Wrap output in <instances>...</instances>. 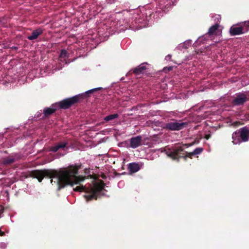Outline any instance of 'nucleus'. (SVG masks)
<instances>
[{
	"label": "nucleus",
	"mask_w": 249,
	"mask_h": 249,
	"mask_svg": "<svg viewBox=\"0 0 249 249\" xmlns=\"http://www.w3.org/2000/svg\"><path fill=\"white\" fill-rule=\"evenodd\" d=\"M81 165H71L67 167L60 169L59 171L51 169L34 170L26 173V178L31 177L36 178L41 182L44 178H52L51 183H53V178H56L54 182L58 186V190H60L65 186L70 185L73 187L75 184H80L88 177L78 176V170Z\"/></svg>",
	"instance_id": "obj_1"
},
{
	"label": "nucleus",
	"mask_w": 249,
	"mask_h": 249,
	"mask_svg": "<svg viewBox=\"0 0 249 249\" xmlns=\"http://www.w3.org/2000/svg\"><path fill=\"white\" fill-rule=\"evenodd\" d=\"M105 184L103 181L100 183H96L93 187L88 188L85 186L79 185L73 188L75 192L89 193V194L84 196L87 201H89L93 199H97L99 194L104 190Z\"/></svg>",
	"instance_id": "obj_2"
},
{
	"label": "nucleus",
	"mask_w": 249,
	"mask_h": 249,
	"mask_svg": "<svg viewBox=\"0 0 249 249\" xmlns=\"http://www.w3.org/2000/svg\"><path fill=\"white\" fill-rule=\"evenodd\" d=\"M167 156L173 160L179 161L180 159L187 160V158L192 159L193 157L196 156L194 151L188 152L185 151L182 146L173 147L167 148L165 150Z\"/></svg>",
	"instance_id": "obj_3"
},
{
	"label": "nucleus",
	"mask_w": 249,
	"mask_h": 249,
	"mask_svg": "<svg viewBox=\"0 0 249 249\" xmlns=\"http://www.w3.org/2000/svg\"><path fill=\"white\" fill-rule=\"evenodd\" d=\"M84 97V94H78L71 98H68L56 103L58 109H66L71 107L72 106L79 103Z\"/></svg>",
	"instance_id": "obj_4"
},
{
	"label": "nucleus",
	"mask_w": 249,
	"mask_h": 249,
	"mask_svg": "<svg viewBox=\"0 0 249 249\" xmlns=\"http://www.w3.org/2000/svg\"><path fill=\"white\" fill-rule=\"evenodd\" d=\"M237 136L240 137L242 142L248 141L249 139V129L246 127H244L234 132L232 135V138L233 139L232 142L234 144L236 143L234 141L236 140L235 138Z\"/></svg>",
	"instance_id": "obj_5"
},
{
	"label": "nucleus",
	"mask_w": 249,
	"mask_h": 249,
	"mask_svg": "<svg viewBox=\"0 0 249 249\" xmlns=\"http://www.w3.org/2000/svg\"><path fill=\"white\" fill-rule=\"evenodd\" d=\"M186 125V123L172 120L166 123L163 128L171 131H179L182 129Z\"/></svg>",
	"instance_id": "obj_6"
},
{
	"label": "nucleus",
	"mask_w": 249,
	"mask_h": 249,
	"mask_svg": "<svg viewBox=\"0 0 249 249\" xmlns=\"http://www.w3.org/2000/svg\"><path fill=\"white\" fill-rule=\"evenodd\" d=\"M247 102V97L245 93L239 92L236 94L235 97L232 101V104L234 106L243 105Z\"/></svg>",
	"instance_id": "obj_7"
},
{
	"label": "nucleus",
	"mask_w": 249,
	"mask_h": 249,
	"mask_svg": "<svg viewBox=\"0 0 249 249\" xmlns=\"http://www.w3.org/2000/svg\"><path fill=\"white\" fill-rule=\"evenodd\" d=\"M56 103L52 104L49 107H46L44 109L43 114L45 117H48L53 113H54L58 109Z\"/></svg>",
	"instance_id": "obj_8"
},
{
	"label": "nucleus",
	"mask_w": 249,
	"mask_h": 249,
	"mask_svg": "<svg viewBox=\"0 0 249 249\" xmlns=\"http://www.w3.org/2000/svg\"><path fill=\"white\" fill-rule=\"evenodd\" d=\"M68 143L65 142H61L56 143L54 146H51L49 148V151L56 152L59 149H63L67 147Z\"/></svg>",
	"instance_id": "obj_9"
},
{
	"label": "nucleus",
	"mask_w": 249,
	"mask_h": 249,
	"mask_svg": "<svg viewBox=\"0 0 249 249\" xmlns=\"http://www.w3.org/2000/svg\"><path fill=\"white\" fill-rule=\"evenodd\" d=\"M140 169V165L138 163L135 162L130 163L128 165L127 170L129 174L132 175L136 173Z\"/></svg>",
	"instance_id": "obj_10"
},
{
	"label": "nucleus",
	"mask_w": 249,
	"mask_h": 249,
	"mask_svg": "<svg viewBox=\"0 0 249 249\" xmlns=\"http://www.w3.org/2000/svg\"><path fill=\"white\" fill-rule=\"evenodd\" d=\"M43 33V30L40 28H37L34 30L31 35L27 37V38L30 40H33L37 39L39 36L42 35Z\"/></svg>",
	"instance_id": "obj_11"
},
{
	"label": "nucleus",
	"mask_w": 249,
	"mask_h": 249,
	"mask_svg": "<svg viewBox=\"0 0 249 249\" xmlns=\"http://www.w3.org/2000/svg\"><path fill=\"white\" fill-rule=\"evenodd\" d=\"M230 34L231 36H233L243 34V33L240 25L238 27L232 26L230 29Z\"/></svg>",
	"instance_id": "obj_12"
},
{
	"label": "nucleus",
	"mask_w": 249,
	"mask_h": 249,
	"mask_svg": "<svg viewBox=\"0 0 249 249\" xmlns=\"http://www.w3.org/2000/svg\"><path fill=\"white\" fill-rule=\"evenodd\" d=\"M140 145V136L132 138L130 140V147L135 148Z\"/></svg>",
	"instance_id": "obj_13"
},
{
	"label": "nucleus",
	"mask_w": 249,
	"mask_h": 249,
	"mask_svg": "<svg viewBox=\"0 0 249 249\" xmlns=\"http://www.w3.org/2000/svg\"><path fill=\"white\" fill-rule=\"evenodd\" d=\"M16 160V158L13 156H10L3 159L2 163L5 165H10L15 162Z\"/></svg>",
	"instance_id": "obj_14"
},
{
	"label": "nucleus",
	"mask_w": 249,
	"mask_h": 249,
	"mask_svg": "<svg viewBox=\"0 0 249 249\" xmlns=\"http://www.w3.org/2000/svg\"><path fill=\"white\" fill-rule=\"evenodd\" d=\"M219 25L218 24L216 23L214 25L212 26L209 29L208 32V34L210 36L213 35H216V31L219 28Z\"/></svg>",
	"instance_id": "obj_15"
},
{
	"label": "nucleus",
	"mask_w": 249,
	"mask_h": 249,
	"mask_svg": "<svg viewBox=\"0 0 249 249\" xmlns=\"http://www.w3.org/2000/svg\"><path fill=\"white\" fill-rule=\"evenodd\" d=\"M150 64L147 63H141V73H144V72L146 74L149 73V67Z\"/></svg>",
	"instance_id": "obj_16"
},
{
	"label": "nucleus",
	"mask_w": 249,
	"mask_h": 249,
	"mask_svg": "<svg viewBox=\"0 0 249 249\" xmlns=\"http://www.w3.org/2000/svg\"><path fill=\"white\" fill-rule=\"evenodd\" d=\"M69 53L68 52L64 49L61 50L59 57L60 61L65 60L66 58L69 57Z\"/></svg>",
	"instance_id": "obj_17"
},
{
	"label": "nucleus",
	"mask_w": 249,
	"mask_h": 249,
	"mask_svg": "<svg viewBox=\"0 0 249 249\" xmlns=\"http://www.w3.org/2000/svg\"><path fill=\"white\" fill-rule=\"evenodd\" d=\"M146 125L148 126H151L154 129V126H160L161 124V123L159 121H148L146 123Z\"/></svg>",
	"instance_id": "obj_18"
},
{
	"label": "nucleus",
	"mask_w": 249,
	"mask_h": 249,
	"mask_svg": "<svg viewBox=\"0 0 249 249\" xmlns=\"http://www.w3.org/2000/svg\"><path fill=\"white\" fill-rule=\"evenodd\" d=\"M243 34L247 33L249 31V20L246 21L240 24Z\"/></svg>",
	"instance_id": "obj_19"
},
{
	"label": "nucleus",
	"mask_w": 249,
	"mask_h": 249,
	"mask_svg": "<svg viewBox=\"0 0 249 249\" xmlns=\"http://www.w3.org/2000/svg\"><path fill=\"white\" fill-rule=\"evenodd\" d=\"M119 115L117 113L113 114H110L108 116H107L105 117L104 120L106 122H108L111 120H113L116 118H117L118 117Z\"/></svg>",
	"instance_id": "obj_20"
},
{
	"label": "nucleus",
	"mask_w": 249,
	"mask_h": 249,
	"mask_svg": "<svg viewBox=\"0 0 249 249\" xmlns=\"http://www.w3.org/2000/svg\"><path fill=\"white\" fill-rule=\"evenodd\" d=\"M129 72L134 73L136 75L139 74L140 73V65L137 66L133 70L130 71Z\"/></svg>",
	"instance_id": "obj_21"
},
{
	"label": "nucleus",
	"mask_w": 249,
	"mask_h": 249,
	"mask_svg": "<svg viewBox=\"0 0 249 249\" xmlns=\"http://www.w3.org/2000/svg\"><path fill=\"white\" fill-rule=\"evenodd\" d=\"M203 150V148L202 147H197L193 151L195 154V155H197L200 154L202 152Z\"/></svg>",
	"instance_id": "obj_22"
},
{
	"label": "nucleus",
	"mask_w": 249,
	"mask_h": 249,
	"mask_svg": "<svg viewBox=\"0 0 249 249\" xmlns=\"http://www.w3.org/2000/svg\"><path fill=\"white\" fill-rule=\"evenodd\" d=\"M101 89H102L101 88H95V89H91L87 91V92H86L85 94H88L89 93H92L93 92H94L95 91H97V90H100Z\"/></svg>",
	"instance_id": "obj_23"
},
{
	"label": "nucleus",
	"mask_w": 249,
	"mask_h": 249,
	"mask_svg": "<svg viewBox=\"0 0 249 249\" xmlns=\"http://www.w3.org/2000/svg\"><path fill=\"white\" fill-rule=\"evenodd\" d=\"M194 144H195V142H192L189 143H185V144H183V146H185L186 147H189L194 145Z\"/></svg>",
	"instance_id": "obj_24"
},
{
	"label": "nucleus",
	"mask_w": 249,
	"mask_h": 249,
	"mask_svg": "<svg viewBox=\"0 0 249 249\" xmlns=\"http://www.w3.org/2000/svg\"><path fill=\"white\" fill-rule=\"evenodd\" d=\"M211 137V134H206L204 136V138L206 140H209Z\"/></svg>",
	"instance_id": "obj_25"
},
{
	"label": "nucleus",
	"mask_w": 249,
	"mask_h": 249,
	"mask_svg": "<svg viewBox=\"0 0 249 249\" xmlns=\"http://www.w3.org/2000/svg\"><path fill=\"white\" fill-rule=\"evenodd\" d=\"M10 49L12 50L17 51L18 50V47L16 46H12L10 47Z\"/></svg>",
	"instance_id": "obj_26"
},
{
	"label": "nucleus",
	"mask_w": 249,
	"mask_h": 249,
	"mask_svg": "<svg viewBox=\"0 0 249 249\" xmlns=\"http://www.w3.org/2000/svg\"><path fill=\"white\" fill-rule=\"evenodd\" d=\"M171 56H171V55H170V54H168V55H167L166 56V57H165L166 60H170V59H171Z\"/></svg>",
	"instance_id": "obj_27"
},
{
	"label": "nucleus",
	"mask_w": 249,
	"mask_h": 249,
	"mask_svg": "<svg viewBox=\"0 0 249 249\" xmlns=\"http://www.w3.org/2000/svg\"><path fill=\"white\" fill-rule=\"evenodd\" d=\"M245 96L247 97V101H249V92L245 94Z\"/></svg>",
	"instance_id": "obj_28"
},
{
	"label": "nucleus",
	"mask_w": 249,
	"mask_h": 249,
	"mask_svg": "<svg viewBox=\"0 0 249 249\" xmlns=\"http://www.w3.org/2000/svg\"><path fill=\"white\" fill-rule=\"evenodd\" d=\"M194 142H195V144H196V143H197L198 142V141H197V142H196V141H195Z\"/></svg>",
	"instance_id": "obj_29"
}]
</instances>
